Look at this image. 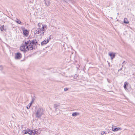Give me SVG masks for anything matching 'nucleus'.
<instances>
[{
    "instance_id": "obj_1",
    "label": "nucleus",
    "mask_w": 135,
    "mask_h": 135,
    "mask_svg": "<svg viewBox=\"0 0 135 135\" xmlns=\"http://www.w3.org/2000/svg\"><path fill=\"white\" fill-rule=\"evenodd\" d=\"M32 40H28L25 41V46H26V49L29 51L30 50L35 49V48L34 47L33 44L32 43Z\"/></svg>"
},
{
    "instance_id": "obj_2",
    "label": "nucleus",
    "mask_w": 135,
    "mask_h": 135,
    "mask_svg": "<svg viewBox=\"0 0 135 135\" xmlns=\"http://www.w3.org/2000/svg\"><path fill=\"white\" fill-rule=\"evenodd\" d=\"M44 110L42 108H38L35 112V115L36 118H40L44 114Z\"/></svg>"
},
{
    "instance_id": "obj_3",
    "label": "nucleus",
    "mask_w": 135,
    "mask_h": 135,
    "mask_svg": "<svg viewBox=\"0 0 135 135\" xmlns=\"http://www.w3.org/2000/svg\"><path fill=\"white\" fill-rule=\"evenodd\" d=\"M22 57L21 54L19 52H17L15 54V59L16 60H20Z\"/></svg>"
},
{
    "instance_id": "obj_4",
    "label": "nucleus",
    "mask_w": 135,
    "mask_h": 135,
    "mask_svg": "<svg viewBox=\"0 0 135 135\" xmlns=\"http://www.w3.org/2000/svg\"><path fill=\"white\" fill-rule=\"evenodd\" d=\"M25 47H26V46H25V44H24V45L21 46L20 48V50L21 51H23L24 54H25L26 52L28 51V50L25 48Z\"/></svg>"
},
{
    "instance_id": "obj_5",
    "label": "nucleus",
    "mask_w": 135,
    "mask_h": 135,
    "mask_svg": "<svg viewBox=\"0 0 135 135\" xmlns=\"http://www.w3.org/2000/svg\"><path fill=\"white\" fill-rule=\"evenodd\" d=\"M28 134L30 135H34L38 133L37 130L36 131V130H30L29 129H28Z\"/></svg>"
},
{
    "instance_id": "obj_6",
    "label": "nucleus",
    "mask_w": 135,
    "mask_h": 135,
    "mask_svg": "<svg viewBox=\"0 0 135 135\" xmlns=\"http://www.w3.org/2000/svg\"><path fill=\"white\" fill-rule=\"evenodd\" d=\"M23 30V32L24 35L26 37L28 36L29 32L26 29H25L24 27H23L22 28Z\"/></svg>"
},
{
    "instance_id": "obj_7",
    "label": "nucleus",
    "mask_w": 135,
    "mask_h": 135,
    "mask_svg": "<svg viewBox=\"0 0 135 135\" xmlns=\"http://www.w3.org/2000/svg\"><path fill=\"white\" fill-rule=\"evenodd\" d=\"M122 129L120 128L116 127L114 128L113 127L112 128V130L114 132L117 131L119 130H121Z\"/></svg>"
},
{
    "instance_id": "obj_8",
    "label": "nucleus",
    "mask_w": 135,
    "mask_h": 135,
    "mask_svg": "<svg viewBox=\"0 0 135 135\" xmlns=\"http://www.w3.org/2000/svg\"><path fill=\"white\" fill-rule=\"evenodd\" d=\"M128 83L127 81H126V82H125L124 83V89L126 91H127V90H128V89L127 88V86H128Z\"/></svg>"
},
{
    "instance_id": "obj_9",
    "label": "nucleus",
    "mask_w": 135,
    "mask_h": 135,
    "mask_svg": "<svg viewBox=\"0 0 135 135\" xmlns=\"http://www.w3.org/2000/svg\"><path fill=\"white\" fill-rule=\"evenodd\" d=\"M37 30H38L37 31V34H38L41 33V31H45V29H44V28H43L42 27L41 28L39 27L37 28Z\"/></svg>"
},
{
    "instance_id": "obj_10",
    "label": "nucleus",
    "mask_w": 135,
    "mask_h": 135,
    "mask_svg": "<svg viewBox=\"0 0 135 135\" xmlns=\"http://www.w3.org/2000/svg\"><path fill=\"white\" fill-rule=\"evenodd\" d=\"M32 43L33 44V45L36 46L37 45H40L39 44H38V42L37 41V40L35 39H33L32 40Z\"/></svg>"
},
{
    "instance_id": "obj_11",
    "label": "nucleus",
    "mask_w": 135,
    "mask_h": 135,
    "mask_svg": "<svg viewBox=\"0 0 135 135\" xmlns=\"http://www.w3.org/2000/svg\"><path fill=\"white\" fill-rule=\"evenodd\" d=\"M109 55L111 57V59L112 60L113 59L115 56V53L113 52L110 53L109 54Z\"/></svg>"
},
{
    "instance_id": "obj_12",
    "label": "nucleus",
    "mask_w": 135,
    "mask_h": 135,
    "mask_svg": "<svg viewBox=\"0 0 135 135\" xmlns=\"http://www.w3.org/2000/svg\"><path fill=\"white\" fill-rule=\"evenodd\" d=\"M44 1L46 6H48L50 5V0H44Z\"/></svg>"
},
{
    "instance_id": "obj_13",
    "label": "nucleus",
    "mask_w": 135,
    "mask_h": 135,
    "mask_svg": "<svg viewBox=\"0 0 135 135\" xmlns=\"http://www.w3.org/2000/svg\"><path fill=\"white\" fill-rule=\"evenodd\" d=\"M60 106V105L59 103H57L54 104V107L55 108V110H57L58 108V107Z\"/></svg>"
},
{
    "instance_id": "obj_14",
    "label": "nucleus",
    "mask_w": 135,
    "mask_h": 135,
    "mask_svg": "<svg viewBox=\"0 0 135 135\" xmlns=\"http://www.w3.org/2000/svg\"><path fill=\"white\" fill-rule=\"evenodd\" d=\"M49 41H46V40H44L41 42V45L42 46H43L44 45L46 44Z\"/></svg>"
},
{
    "instance_id": "obj_15",
    "label": "nucleus",
    "mask_w": 135,
    "mask_h": 135,
    "mask_svg": "<svg viewBox=\"0 0 135 135\" xmlns=\"http://www.w3.org/2000/svg\"><path fill=\"white\" fill-rule=\"evenodd\" d=\"M16 22L18 24L22 25L23 23L19 20L17 18H16L15 20Z\"/></svg>"
},
{
    "instance_id": "obj_16",
    "label": "nucleus",
    "mask_w": 135,
    "mask_h": 135,
    "mask_svg": "<svg viewBox=\"0 0 135 135\" xmlns=\"http://www.w3.org/2000/svg\"><path fill=\"white\" fill-rule=\"evenodd\" d=\"M79 113L77 112H74L72 114V116H76L79 114Z\"/></svg>"
},
{
    "instance_id": "obj_17",
    "label": "nucleus",
    "mask_w": 135,
    "mask_h": 135,
    "mask_svg": "<svg viewBox=\"0 0 135 135\" xmlns=\"http://www.w3.org/2000/svg\"><path fill=\"white\" fill-rule=\"evenodd\" d=\"M28 129L27 130H24L23 131V134H25L27 133H28Z\"/></svg>"
},
{
    "instance_id": "obj_18",
    "label": "nucleus",
    "mask_w": 135,
    "mask_h": 135,
    "mask_svg": "<svg viewBox=\"0 0 135 135\" xmlns=\"http://www.w3.org/2000/svg\"><path fill=\"white\" fill-rule=\"evenodd\" d=\"M124 23L126 24H128L129 23L127 19L126 18H125L124 20Z\"/></svg>"
},
{
    "instance_id": "obj_19",
    "label": "nucleus",
    "mask_w": 135,
    "mask_h": 135,
    "mask_svg": "<svg viewBox=\"0 0 135 135\" xmlns=\"http://www.w3.org/2000/svg\"><path fill=\"white\" fill-rule=\"evenodd\" d=\"M42 27L43 28H44V29H45V28L47 29V26L46 25H44L43 24L42 25Z\"/></svg>"
},
{
    "instance_id": "obj_20",
    "label": "nucleus",
    "mask_w": 135,
    "mask_h": 135,
    "mask_svg": "<svg viewBox=\"0 0 135 135\" xmlns=\"http://www.w3.org/2000/svg\"><path fill=\"white\" fill-rule=\"evenodd\" d=\"M0 29L1 31H3L4 30V25L1 26L0 27Z\"/></svg>"
},
{
    "instance_id": "obj_21",
    "label": "nucleus",
    "mask_w": 135,
    "mask_h": 135,
    "mask_svg": "<svg viewBox=\"0 0 135 135\" xmlns=\"http://www.w3.org/2000/svg\"><path fill=\"white\" fill-rule=\"evenodd\" d=\"M43 24H42L41 23H39L38 24V26L40 28V27H41L42 26V25Z\"/></svg>"
},
{
    "instance_id": "obj_22",
    "label": "nucleus",
    "mask_w": 135,
    "mask_h": 135,
    "mask_svg": "<svg viewBox=\"0 0 135 135\" xmlns=\"http://www.w3.org/2000/svg\"><path fill=\"white\" fill-rule=\"evenodd\" d=\"M127 63V62H126L125 61H123V62L122 64V67H123V66L125 64H126Z\"/></svg>"
},
{
    "instance_id": "obj_23",
    "label": "nucleus",
    "mask_w": 135,
    "mask_h": 135,
    "mask_svg": "<svg viewBox=\"0 0 135 135\" xmlns=\"http://www.w3.org/2000/svg\"><path fill=\"white\" fill-rule=\"evenodd\" d=\"M78 75L76 74H75L74 77V79H76L77 78V77H78Z\"/></svg>"
},
{
    "instance_id": "obj_24",
    "label": "nucleus",
    "mask_w": 135,
    "mask_h": 135,
    "mask_svg": "<svg viewBox=\"0 0 135 135\" xmlns=\"http://www.w3.org/2000/svg\"><path fill=\"white\" fill-rule=\"evenodd\" d=\"M106 133H107L106 132L103 131L102 132L101 134L103 135H104V134H106Z\"/></svg>"
},
{
    "instance_id": "obj_25",
    "label": "nucleus",
    "mask_w": 135,
    "mask_h": 135,
    "mask_svg": "<svg viewBox=\"0 0 135 135\" xmlns=\"http://www.w3.org/2000/svg\"><path fill=\"white\" fill-rule=\"evenodd\" d=\"M50 36L47 38V40H46V41H49V40H50V39H51V38H50Z\"/></svg>"
},
{
    "instance_id": "obj_26",
    "label": "nucleus",
    "mask_w": 135,
    "mask_h": 135,
    "mask_svg": "<svg viewBox=\"0 0 135 135\" xmlns=\"http://www.w3.org/2000/svg\"><path fill=\"white\" fill-rule=\"evenodd\" d=\"M44 32H42V33H41L40 35L41 36H43L44 35V33L45 32V31H43Z\"/></svg>"
},
{
    "instance_id": "obj_27",
    "label": "nucleus",
    "mask_w": 135,
    "mask_h": 135,
    "mask_svg": "<svg viewBox=\"0 0 135 135\" xmlns=\"http://www.w3.org/2000/svg\"><path fill=\"white\" fill-rule=\"evenodd\" d=\"M68 88H65L64 89V90L65 91H67L68 90Z\"/></svg>"
},
{
    "instance_id": "obj_28",
    "label": "nucleus",
    "mask_w": 135,
    "mask_h": 135,
    "mask_svg": "<svg viewBox=\"0 0 135 135\" xmlns=\"http://www.w3.org/2000/svg\"><path fill=\"white\" fill-rule=\"evenodd\" d=\"M30 105H28V106H27L26 107V108L27 109H29L30 107Z\"/></svg>"
},
{
    "instance_id": "obj_29",
    "label": "nucleus",
    "mask_w": 135,
    "mask_h": 135,
    "mask_svg": "<svg viewBox=\"0 0 135 135\" xmlns=\"http://www.w3.org/2000/svg\"><path fill=\"white\" fill-rule=\"evenodd\" d=\"M3 69V67L2 66H0V70H2Z\"/></svg>"
},
{
    "instance_id": "obj_30",
    "label": "nucleus",
    "mask_w": 135,
    "mask_h": 135,
    "mask_svg": "<svg viewBox=\"0 0 135 135\" xmlns=\"http://www.w3.org/2000/svg\"><path fill=\"white\" fill-rule=\"evenodd\" d=\"M32 100L31 101L32 102H33L35 99L33 98H32Z\"/></svg>"
},
{
    "instance_id": "obj_31",
    "label": "nucleus",
    "mask_w": 135,
    "mask_h": 135,
    "mask_svg": "<svg viewBox=\"0 0 135 135\" xmlns=\"http://www.w3.org/2000/svg\"><path fill=\"white\" fill-rule=\"evenodd\" d=\"M122 68H123V67H122V68H120L118 70V71H119L122 70Z\"/></svg>"
},
{
    "instance_id": "obj_32",
    "label": "nucleus",
    "mask_w": 135,
    "mask_h": 135,
    "mask_svg": "<svg viewBox=\"0 0 135 135\" xmlns=\"http://www.w3.org/2000/svg\"><path fill=\"white\" fill-rule=\"evenodd\" d=\"M107 81L109 83H110V80H109L108 79H107Z\"/></svg>"
},
{
    "instance_id": "obj_33",
    "label": "nucleus",
    "mask_w": 135,
    "mask_h": 135,
    "mask_svg": "<svg viewBox=\"0 0 135 135\" xmlns=\"http://www.w3.org/2000/svg\"><path fill=\"white\" fill-rule=\"evenodd\" d=\"M33 102H30V106L32 105V103Z\"/></svg>"
},
{
    "instance_id": "obj_34",
    "label": "nucleus",
    "mask_w": 135,
    "mask_h": 135,
    "mask_svg": "<svg viewBox=\"0 0 135 135\" xmlns=\"http://www.w3.org/2000/svg\"><path fill=\"white\" fill-rule=\"evenodd\" d=\"M37 32V30H36V31H35V33H36Z\"/></svg>"
},
{
    "instance_id": "obj_35",
    "label": "nucleus",
    "mask_w": 135,
    "mask_h": 135,
    "mask_svg": "<svg viewBox=\"0 0 135 135\" xmlns=\"http://www.w3.org/2000/svg\"><path fill=\"white\" fill-rule=\"evenodd\" d=\"M108 65L109 66H110V63L109 62L108 63Z\"/></svg>"
},
{
    "instance_id": "obj_36",
    "label": "nucleus",
    "mask_w": 135,
    "mask_h": 135,
    "mask_svg": "<svg viewBox=\"0 0 135 135\" xmlns=\"http://www.w3.org/2000/svg\"><path fill=\"white\" fill-rule=\"evenodd\" d=\"M25 59H24L23 60H22L21 61H25Z\"/></svg>"
}]
</instances>
